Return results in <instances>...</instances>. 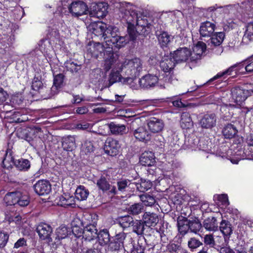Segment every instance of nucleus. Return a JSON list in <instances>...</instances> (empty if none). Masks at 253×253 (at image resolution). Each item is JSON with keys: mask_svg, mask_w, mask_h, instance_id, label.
Here are the masks:
<instances>
[{"mask_svg": "<svg viewBox=\"0 0 253 253\" xmlns=\"http://www.w3.org/2000/svg\"><path fill=\"white\" fill-rule=\"evenodd\" d=\"M126 236L127 234L122 231L111 237L108 230L103 229L99 231L96 237L100 246H107L106 250L112 253L118 252L124 248V241Z\"/></svg>", "mask_w": 253, "mask_h": 253, "instance_id": "obj_1", "label": "nucleus"}, {"mask_svg": "<svg viewBox=\"0 0 253 253\" xmlns=\"http://www.w3.org/2000/svg\"><path fill=\"white\" fill-rule=\"evenodd\" d=\"M4 202L7 206L26 207L29 204L28 196L23 195L19 191L7 193L3 198Z\"/></svg>", "mask_w": 253, "mask_h": 253, "instance_id": "obj_2", "label": "nucleus"}, {"mask_svg": "<svg viewBox=\"0 0 253 253\" xmlns=\"http://www.w3.org/2000/svg\"><path fill=\"white\" fill-rule=\"evenodd\" d=\"M121 70L126 76L137 77L142 70V64L139 58L125 61L121 65Z\"/></svg>", "mask_w": 253, "mask_h": 253, "instance_id": "obj_3", "label": "nucleus"}, {"mask_svg": "<svg viewBox=\"0 0 253 253\" xmlns=\"http://www.w3.org/2000/svg\"><path fill=\"white\" fill-rule=\"evenodd\" d=\"M227 6H218L217 4L213 6L204 9V13L210 16L213 23L215 24L221 23L224 18V15Z\"/></svg>", "mask_w": 253, "mask_h": 253, "instance_id": "obj_4", "label": "nucleus"}, {"mask_svg": "<svg viewBox=\"0 0 253 253\" xmlns=\"http://www.w3.org/2000/svg\"><path fill=\"white\" fill-rule=\"evenodd\" d=\"M95 184L99 190H101L103 193L107 192L109 196L113 197L117 195L116 186L110 183L109 179L106 176L101 175L98 178Z\"/></svg>", "mask_w": 253, "mask_h": 253, "instance_id": "obj_5", "label": "nucleus"}, {"mask_svg": "<svg viewBox=\"0 0 253 253\" xmlns=\"http://www.w3.org/2000/svg\"><path fill=\"white\" fill-rule=\"evenodd\" d=\"M191 55L192 54L191 50L186 47H179L170 53L171 57L176 63L186 62Z\"/></svg>", "mask_w": 253, "mask_h": 253, "instance_id": "obj_6", "label": "nucleus"}, {"mask_svg": "<svg viewBox=\"0 0 253 253\" xmlns=\"http://www.w3.org/2000/svg\"><path fill=\"white\" fill-rule=\"evenodd\" d=\"M216 114L211 112H208L201 116L199 124L203 128L211 129L216 126Z\"/></svg>", "mask_w": 253, "mask_h": 253, "instance_id": "obj_7", "label": "nucleus"}, {"mask_svg": "<svg viewBox=\"0 0 253 253\" xmlns=\"http://www.w3.org/2000/svg\"><path fill=\"white\" fill-rule=\"evenodd\" d=\"M36 231L41 239L46 240L49 243L52 241L51 236L53 235V229L48 224L40 223L38 225Z\"/></svg>", "mask_w": 253, "mask_h": 253, "instance_id": "obj_8", "label": "nucleus"}, {"mask_svg": "<svg viewBox=\"0 0 253 253\" xmlns=\"http://www.w3.org/2000/svg\"><path fill=\"white\" fill-rule=\"evenodd\" d=\"M120 147L118 140L108 137L105 142L104 150L105 153L113 157L118 154Z\"/></svg>", "mask_w": 253, "mask_h": 253, "instance_id": "obj_9", "label": "nucleus"}, {"mask_svg": "<svg viewBox=\"0 0 253 253\" xmlns=\"http://www.w3.org/2000/svg\"><path fill=\"white\" fill-rule=\"evenodd\" d=\"M69 12L72 15L78 17L83 14H86L88 11L87 6L83 1H76L72 2L68 6Z\"/></svg>", "mask_w": 253, "mask_h": 253, "instance_id": "obj_10", "label": "nucleus"}, {"mask_svg": "<svg viewBox=\"0 0 253 253\" xmlns=\"http://www.w3.org/2000/svg\"><path fill=\"white\" fill-rule=\"evenodd\" d=\"M107 3L104 2H101L92 4L89 13L91 17L103 18L107 13Z\"/></svg>", "mask_w": 253, "mask_h": 253, "instance_id": "obj_11", "label": "nucleus"}, {"mask_svg": "<svg viewBox=\"0 0 253 253\" xmlns=\"http://www.w3.org/2000/svg\"><path fill=\"white\" fill-rule=\"evenodd\" d=\"M42 77L40 76H35L33 80L32 88L33 90L38 92L41 94L42 97L44 99L49 98L51 97V94H46V92L50 90L48 87L43 84L41 81Z\"/></svg>", "mask_w": 253, "mask_h": 253, "instance_id": "obj_12", "label": "nucleus"}, {"mask_svg": "<svg viewBox=\"0 0 253 253\" xmlns=\"http://www.w3.org/2000/svg\"><path fill=\"white\" fill-rule=\"evenodd\" d=\"M130 132L135 138L141 141H148L150 139V134L146 128L144 126L135 128L134 123L132 122L130 126Z\"/></svg>", "mask_w": 253, "mask_h": 253, "instance_id": "obj_13", "label": "nucleus"}, {"mask_svg": "<svg viewBox=\"0 0 253 253\" xmlns=\"http://www.w3.org/2000/svg\"><path fill=\"white\" fill-rule=\"evenodd\" d=\"M136 27L140 31V35L144 36L150 34L152 30V25L149 22L147 17L144 16H139L136 22Z\"/></svg>", "mask_w": 253, "mask_h": 253, "instance_id": "obj_14", "label": "nucleus"}, {"mask_svg": "<svg viewBox=\"0 0 253 253\" xmlns=\"http://www.w3.org/2000/svg\"><path fill=\"white\" fill-rule=\"evenodd\" d=\"M215 27V23L209 21L202 22L199 29L201 40L206 41L205 38L211 37L214 33Z\"/></svg>", "mask_w": 253, "mask_h": 253, "instance_id": "obj_15", "label": "nucleus"}, {"mask_svg": "<svg viewBox=\"0 0 253 253\" xmlns=\"http://www.w3.org/2000/svg\"><path fill=\"white\" fill-rule=\"evenodd\" d=\"M81 233V236H83L86 240L91 241L96 237L97 229L94 224H92L89 221H86L84 223V226Z\"/></svg>", "mask_w": 253, "mask_h": 253, "instance_id": "obj_16", "label": "nucleus"}, {"mask_svg": "<svg viewBox=\"0 0 253 253\" xmlns=\"http://www.w3.org/2000/svg\"><path fill=\"white\" fill-rule=\"evenodd\" d=\"M87 28L88 30L95 36H102L104 40L106 39V24L101 21L92 22Z\"/></svg>", "mask_w": 253, "mask_h": 253, "instance_id": "obj_17", "label": "nucleus"}, {"mask_svg": "<svg viewBox=\"0 0 253 253\" xmlns=\"http://www.w3.org/2000/svg\"><path fill=\"white\" fill-rule=\"evenodd\" d=\"M35 192L40 196L46 195L51 190V185L48 180H40L33 186Z\"/></svg>", "mask_w": 253, "mask_h": 253, "instance_id": "obj_18", "label": "nucleus"}, {"mask_svg": "<svg viewBox=\"0 0 253 253\" xmlns=\"http://www.w3.org/2000/svg\"><path fill=\"white\" fill-rule=\"evenodd\" d=\"M158 81L159 79L157 76L148 74L139 80V84L141 87L148 89L155 86Z\"/></svg>", "mask_w": 253, "mask_h": 253, "instance_id": "obj_19", "label": "nucleus"}, {"mask_svg": "<svg viewBox=\"0 0 253 253\" xmlns=\"http://www.w3.org/2000/svg\"><path fill=\"white\" fill-rule=\"evenodd\" d=\"M142 219L146 227L152 229L159 223L160 218L158 214L156 213L146 211L143 213Z\"/></svg>", "mask_w": 253, "mask_h": 253, "instance_id": "obj_20", "label": "nucleus"}, {"mask_svg": "<svg viewBox=\"0 0 253 253\" xmlns=\"http://www.w3.org/2000/svg\"><path fill=\"white\" fill-rule=\"evenodd\" d=\"M86 221L84 217L80 218L78 217H75L71 223L72 231L73 234L77 237L81 236V233L84 226V223Z\"/></svg>", "mask_w": 253, "mask_h": 253, "instance_id": "obj_21", "label": "nucleus"}, {"mask_svg": "<svg viewBox=\"0 0 253 253\" xmlns=\"http://www.w3.org/2000/svg\"><path fill=\"white\" fill-rule=\"evenodd\" d=\"M147 124L149 129L153 133L161 131L164 127L163 121L155 117H152L148 120Z\"/></svg>", "mask_w": 253, "mask_h": 253, "instance_id": "obj_22", "label": "nucleus"}, {"mask_svg": "<svg viewBox=\"0 0 253 253\" xmlns=\"http://www.w3.org/2000/svg\"><path fill=\"white\" fill-rule=\"evenodd\" d=\"M139 162L142 166L154 167L156 163L154 154L151 151H145L140 157Z\"/></svg>", "mask_w": 253, "mask_h": 253, "instance_id": "obj_23", "label": "nucleus"}, {"mask_svg": "<svg viewBox=\"0 0 253 253\" xmlns=\"http://www.w3.org/2000/svg\"><path fill=\"white\" fill-rule=\"evenodd\" d=\"M64 78L65 76L62 73L54 75L53 84L49 90L51 97L58 93L59 89L63 85Z\"/></svg>", "mask_w": 253, "mask_h": 253, "instance_id": "obj_24", "label": "nucleus"}, {"mask_svg": "<svg viewBox=\"0 0 253 253\" xmlns=\"http://www.w3.org/2000/svg\"><path fill=\"white\" fill-rule=\"evenodd\" d=\"M178 230L180 235H185L189 232V219L182 215L177 218Z\"/></svg>", "mask_w": 253, "mask_h": 253, "instance_id": "obj_25", "label": "nucleus"}, {"mask_svg": "<svg viewBox=\"0 0 253 253\" xmlns=\"http://www.w3.org/2000/svg\"><path fill=\"white\" fill-rule=\"evenodd\" d=\"M104 70L105 72L108 71L116 61L112 47H108L106 49V53L104 54Z\"/></svg>", "mask_w": 253, "mask_h": 253, "instance_id": "obj_26", "label": "nucleus"}, {"mask_svg": "<svg viewBox=\"0 0 253 253\" xmlns=\"http://www.w3.org/2000/svg\"><path fill=\"white\" fill-rule=\"evenodd\" d=\"M218 228L224 235V240L226 241V239H229L233 233L234 229L231 223L228 220L222 219Z\"/></svg>", "mask_w": 253, "mask_h": 253, "instance_id": "obj_27", "label": "nucleus"}, {"mask_svg": "<svg viewBox=\"0 0 253 253\" xmlns=\"http://www.w3.org/2000/svg\"><path fill=\"white\" fill-rule=\"evenodd\" d=\"M9 146V144H8ZM13 152L9 146L7 149L5 155L3 159V160L1 163V167L5 169H11L12 167V165H14V161H15L13 157L12 156Z\"/></svg>", "mask_w": 253, "mask_h": 253, "instance_id": "obj_28", "label": "nucleus"}, {"mask_svg": "<svg viewBox=\"0 0 253 253\" xmlns=\"http://www.w3.org/2000/svg\"><path fill=\"white\" fill-rule=\"evenodd\" d=\"M225 38L224 32H214L212 35L209 37V39L207 41L208 45H213L218 46L221 45Z\"/></svg>", "mask_w": 253, "mask_h": 253, "instance_id": "obj_29", "label": "nucleus"}, {"mask_svg": "<svg viewBox=\"0 0 253 253\" xmlns=\"http://www.w3.org/2000/svg\"><path fill=\"white\" fill-rule=\"evenodd\" d=\"M206 44L203 42H199L193 48V52L191 57L192 61L200 59L201 56L206 50Z\"/></svg>", "mask_w": 253, "mask_h": 253, "instance_id": "obj_30", "label": "nucleus"}, {"mask_svg": "<svg viewBox=\"0 0 253 253\" xmlns=\"http://www.w3.org/2000/svg\"><path fill=\"white\" fill-rule=\"evenodd\" d=\"M129 42L128 37L127 35L122 36L118 35L116 39L113 38L112 41L110 42V46L112 47L114 46L118 49H120L124 47L127 43Z\"/></svg>", "mask_w": 253, "mask_h": 253, "instance_id": "obj_31", "label": "nucleus"}, {"mask_svg": "<svg viewBox=\"0 0 253 253\" xmlns=\"http://www.w3.org/2000/svg\"><path fill=\"white\" fill-rule=\"evenodd\" d=\"M203 226L208 231H216L218 229V223L215 217L211 216L205 219Z\"/></svg>", "mask_w": 253, "mask_h": 253, "instance_id": "obj_32", "label": "nucleus"}, {"mask_svg": "<svg viewBox=\"0 0 253 253\" xmlns=\"http://www.w3.org/2000/svg\"><path fill=\"white\" fill-rule=\"evenodd\" d=\"M240 9L245 18H250L253 17V2H242L240 5Z\"/></svg>", "mask_w": 253, "mask_h": 253, "instance_id": "obj_33", "label": "nucleus"}, {"mask_svg": "<svg viewBox=\"0 0 253 253\" xmlns=\"http://www.w3.org/2000/svg\"><path fill=\"white\" fill-rule=\"evenodd\" d=\"M172 59V57L167 58L163 59L160 62V68L165 73H170L173 69L176 63Z\"/></svg>", "mask_w": 253, "mask_h": 253, "instance_id": "obj_34", "label": "nucleus"}, {"mask_svg": "<svg viewBox=\"0 0 253 253\" xmlns=\"http://www.w3.org/2000/svg\"><path fill=\"white\" fill-rule=\"evenodd\" d=\"M222 132L225 138L231 139L237 134L238 130L233 125L228 124L224 126Z\"/></svg>", "mask_w": 253, "mask_h": 253, "instance_id": "obj_35", "label": "nucleus"}, {"mask_svg": "<svg viewBox=\"0 0 253 253\" xmlns=\"http://www.w3.org/2000/svg\"><path fill=\"white\" fill-rule=\"evenodd\" d=\"M132 232L137 236H143L145 234V224L142 219L134 221L132 225Z\"/></svg>", "mask_w": 253, "mask_h": 253, "instance_id": "obj_36", "label": "nucleus"}, {"mask_svg": "<svg viewBox=\"0 0 253 253\" xmlns=\"http://www.w3.org/2000/svg\"><path fill=\"white\" fill-rule=\"evenodd\" d=\"M111 132L115 135H123L126 133V126L124 125L116 124L111 122L107 125Z\"/></svg>", "mask_w": 253, "mask_h": 253, "instance_id": "obj_37", "label": "nucleus"}, {"mask_svg": "<svg viewBox=\"0 0 253 253\" xmlns=\"http://www.w3.org/2000/svg\"><path fill=\"white\" fill-rule=\"evenodd\" d=\"M62 147L67 151H72L76 147L75 138L70 135L64 137L62 141Z\"/></svg>", "mask_w": 253, "mask_h": 253, "instance_id": "obj_38", "label": "nucleus"}, {"mask_svg": "<svg viewBox=\"0 0 253 253\" xmlns=\"http://www.w3.org/2000/svg\"><path fill=\"white\" fill-rule=\"evenodd\" d=\"M193 126L190 115L189 113L183 112L181 115L180 126L183 129H189Z\"/></svg>", "mask_w": 253, "mask_h": 253, "instance_id": "obj_39", "label": "nucleus"}, {"mask_svg": "<svg viewBox=\"0 0 253 253\" xmlns=\"http://www.w3.org/2000/svg\"><path fill=\"white\" fill-rule=\"evenodd\" d=\"M57 200H58V205L62 207H74L76 205L74 198L72 196L66 198L63 196H61L59 197L58 199H57Z\"/></svg>", "mask_w": 253, "mask_h": 253, "instance_id": "obj_40", "label": "nucleus"}, {"mask_svg": "<svg viewBox=\"0 0 253 253\" xmlns=\"http://www.w3.org/2000/svg\"><path fill=\"white\" fill-rule=\"evenodd\" d=\"M14 166L20 171H28L31 167L30 162L26 159L21 158L14 161Z\"/></svg>", "mask_w": 253, "mask_h": 253, "instance_id": "obj_41", "label": "nucleus"}, {"mask_svg": "<svg viewBox=\"0 0 253 253\" xmlns=\"http://www.w3.org/2000/svg\"><path fill=\"white\" fill-rule=\"evenodd\" d=\"M117 222L123 229L132 226L134 222L133 218L129 214L119 217Z\"/></svg>", "mask_w": 253, "mask_h": 253, "instance_id": "obj_42", "label": "nucleus"}, {"mask_svg": "<svg viewBox=\"0 0 253 253\" xmlns=\"http://www.w3.org/2000/svg\"><path fill=\"white\" fill-rule=\"evenodd\" d=\"M118 188L117 189V194L119 192H125L129 190L130 188H133V183L130 182L127 179H120L117 182Z\"/></svg>", "mask_w": 253, "mask_h": 253, "instance_id": "obj_43", "label": "nucleus"}, {"mask_svg": "<svg viewBox=\"0 0 253 253\" xmlns=\"http://www.w3.org/2000/svg\"><path fill=\"white\" fill-rule=\"evenodd\" d=\"M159 43L162 48L167 47L172 39L171 36L167 32H163L157 36Z\"/></svg>", "mask_w": 253, "mask_h": 253, "instance_id": "obj_44", "label": "nucleus"}, {"mask_svg": "<svg viewBox=\"0 0 253 253\" xmlns=\"http://www.w3.org/2000/svg\"><path fill=\"white\" fill-rule=\"evenodd\" d=\"M133 186H135L137 190L141 192H144L145 191L150 189L152 186V182L145 179H140L139 182H133Z\"/></svg>", "mask_w": 253, "mask_h": 253, "instance_id": "obj_45", "label": "nucleus"}, {"mask_svg": "<svg viewBox=\"0 0 253 253\" xmlns=\"http://www.w3.org/2000/svg\"><path fill=\"white\" fill-rule=\"evenodd\" d=\"M144 208L142 203H137L129 206L126 208V210L130 215H137L143 212Z\"/></svg>", "mask_w": 253, "mask_h": 253, "instance_id": "obj_46", "label": "nucleus"}, {"mask_svg": "<svg viewBox=\"0 0 253 253\" xmlns=\"http://www.w3.org/2000/svg\"><path fill=\"white\" fill-rule=\"evenodd\" d=\"M202 224L198 217H190L189 218V232L197 233L201 229Z\"/></svg>", "mask_w": 253, "mask_h": 253, "instance_id": "obj_47", "label": "nucleus"}, {"mask_svg": "<svg viewBox=\"0 0 253 253\" xmlns=\"http://www.w3.org/2000/svg\"><path fill=\"white\" fill-rule=\"evenodd\" d=\"M123 79V77H122L119 71L112 70L109 75L108 84L106 85V86L109 87L113 84L118 82L122 83Z\"/></svg>", "mask_w": 253, "mask_h": 253, "instance_id": "obj_48", "label": "nucleus"}, {"mask_svg": "<svg viewBox=\"0 0 253 253\" xmlns=\"http://www.w3.org/2000/svg\"><path fill=\"white\" fill-rule=\"evenodd\" d=\"M231 93L233 98L236 102H242L246 100V96L243 90L239 87H235L231 90Z\"/></svg>", "mask_w": 253, "mask_h": 253, "instance_id": "obj_49", "label": "nucleus"}, {"mask_svg": "<svg viewBox=\"0 0 253 253\" xmlns=\"http://www.w3.org/2000/svg\"><path fill=\"white\" fill-rule=\"evenodd\" d=\"M108 47H110V45H106V42L105 44L100 43L99 42H93L92 48L93 50H91L92 53L98 55V53H102L104 54L106 53V49Z\"/></svg>", "mask_w": 253, "mask_h": 253, "instance_id": "obj_50", "label": "nucleus"}, {"mask_svg": "<svg viewBox=\"0 0 253 253\" xmlns=\"http://www.w3.org/2000/svg\"><path fill=\"white\" fill-rule=\"evenodd\" d=\"M125 18L128 25H134L139 18L137 12L134 10H126L125 13Z\"/></svg>", "mask_w": 253, "mask_h": 253, "instance_id": "obj_51", "label": "nucleus"}, {"mask_svg": "<svg viewBox=\"0 0 253 253\" xmlns=\"http://www.w3.org/2000/svg\"><path fill=\"white\" fill-rule=\"evenodd\" d=\"M205 246L204 247H207L209 248V250L210 248L214 249L217 248L218 247V244L214 240L213 235L211 234H207L203 237V241Z\"/></svg>", "mask_w": 253, "mask_h": 253, "instance_id": "obj_52", "label": "nucleus"}, {"mask_svg": "<svg viewBox=\"0 0 253 253\" xmlns=\"http://www.w3.org/2000/svg\"><path fill=\"white\" fill-rule=\"evenodd\" d=\"M89 195L88 189L84 186L80 185L76 189L75 192L76 197L80 201L86 200Z\"/></svg>", "mask_w": 253, "mask_h": 253, "instance_id": "obj_53", "label": "nucleus"}, {"mask_svg": "<svg viewBox=\"0 0 253 253\" xmlns=\"http://www.w3.org/2000/svg\"><path fill=\"white\" fill-rule=\"evenodd\" d=\"M64 65L66 69L72 73H77L82 68L81 64H78L72 60L66 61Z\"/></svg>", "mask_w": 253, "mask_h": 253, "instance_id": "obj_54", "label": "nucleus"}, {"mask_svg": "<svg viewBox=\"0 0 253 253\" xmlns=\"http://www.w3.org/2000/svg\"><path fill=\"white\" fill-rule=\"evenodd\" d=\"M140 31L138 30L137 27L135 28L134 25H128L127 27V32L128 34L129 42H134L136 40L138 35H140Z\"/></svg>", "mask_w": 253, "mask_h": 253, "instance_id": "obj_55", "label": "nucleus"}, {"mask_svg": "<svg viewBox=\"0 0 253 253\" xmlns=\"http://www.w3.org/2000/svg\"><path fill=\"white\" fill-rule=\"evenodd\" d=\"M122 80V84L125 85H128L131 88L136 89L137 84L136 83V77H132L131 76H126Z\"/></svg>", "mask_w": 253, "mask_h": 253, "instance_id": "obj_56", "label": "nucleus"}, {"mask_svg": "<svg viewBox=\"0 0 253 253\" xmlns=\"http://www.w3.org/2000/svg\"><path fill=\"white\" fill-rule=\"evenodd\" d=\"M187 245L190 251L193 252L199 247L203 246V243L202 241H200L197 238L192 237L188 240Z\"/></svg>", "mask_w": 253, "mask_h": 253, "instance_id": "obj_57", "label": "nucleus"}, {"mask_svg": "<svg viewBox=\"0 0 253 253\" xmlns=\"http://www.w3.org/2000/svg\"><path fill=\"white\" fill-rule=\"evenodd\" d=\"M141 202L146 206H152L156 202L155 198L148 194H144L140 196Z\"/></svg>", "mask_w": 253, "mask_h": 253, "instance_id": "obj_58", "label": "nucleus"}, {"mask_svg": "<svg viewBox=\"0 0 253 253\" xmlns=\"http://www.w3.org/2000/svg\"><path fill=\"white\" fill-rule=\"evenodd\" d=\"M182 247L181 245L175 244L174 243H170L166 247V252L167 253H178L181 251Z\"/></svg>", "mask_w": 253, "mask_h": 253, "instance_id": "obj_59", "label": "nucleus"}, {"mask_svg": "<svg viewBox=\"0 0 253 253\" xmlns=\"http://www.w3.org/2000/svg\"><path fill=\"white\" fill-rule=\"evenodd\" d=\"M9 234L3 231H0V249H3L6 245L8 240Z\"/></svg>", "mask_w": 253, "mask_h": 253, "instance_id": "obj_60", "label": "nucleus"}, {"mask_svg": "<svg viewBox=\"0 0 253 253\" xmlns=\"http://www.w3.org/2000/svg\"><path fill=\"white\" fill-rule=\"evenodd\" d=\"M253 41V32L250 31L249 28L246 27V30L242 39V42L247 44L250 42Z\"/></svg>", "mask_w": 253, "mask_h": 253, "instance_id": "obj_61", "label": "nucleus"}, {"mask_svg": "<svg viewBox=\"0 0 253 253\" xmlns=\"http://www.w3.org/2000/svg\"><path fill=\"white\" fill-rule=\"evenodd\" d=\"M69 231L65 226H61L57 229L56 235L59 239L65 238L68 235Z\"/></svg>", "mask_w": 253, "mask_h": 253, "instance_id": "obj_62", "label": "nucleus"}, {"mask_svg": "<svg viewBox=\"0 0 253 253\" xmlns=\"http://www.w3.org/2000/svg\"><path fill=\"white\" fill-rule=\"evenodd\" d=\"M93 151L94 146L93 143L90 141H85L82 145V152L87 154Z\"/></svg>", "mask_w": 253, "mask_h": 253, "instance_id": "obj_63", "label": "nucleus"}, {"mask_svg": "<svg viewBox=\"0 0 253 253\" xmlns=\"http://www.w3.org/2000/svg\"><path fill=\"white\" fill-rule=\"evenodd\" d=\"M82 253H102L101 248H99L98 245H94L89 249L84 248L82 250Z\"/></svg>", "mask_w": 253, "mask_h": 253, "instance_id": "obj_64", "label": "nucleus"}]
</instances>
